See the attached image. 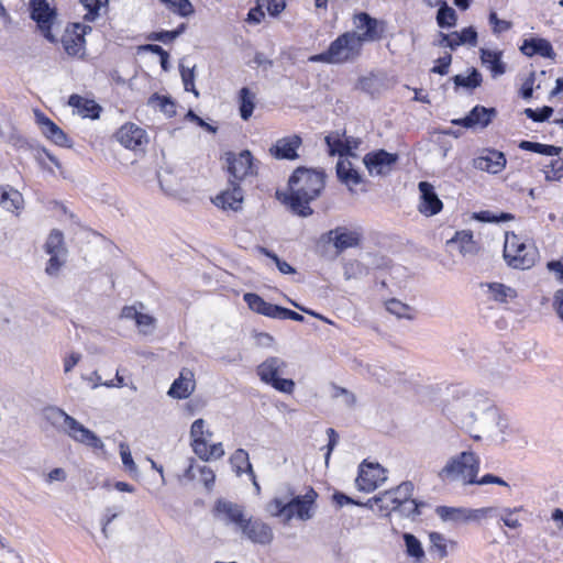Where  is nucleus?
<instances>
[{"label":"nucleus","instance_id":"nucleus-57","mask_svg":"<svg viewBox=\"0 0 563 563\" xmlns=\"http://www.w3.org/2000/svg\"><path fill=\"white\" fill-rule=\"evenodd\" d=\"M205 421L203 419H197L194 421V423L191 424V428H190V437L192 439V449L195 450V445L199 442V441H206L207 439L203 437L205 434Z\"/></svg>","mask_w":563,"mask_h":563},{"label":"nucleus","instance_id":"nucleus-5","mask_svg":"<svg viewBox=\"0 0 563 563\" xmlns=\"http://www.w3.org/2000/svg\"><path fill=\"white\" fill-rule=\"evenodd\" d=\"M316 496L313 490L303 496H291L290 498L277 496L267 504L266 510L273 517H283L286 522L295 517L306 521L313 516Z\"/></svg>","mask_w":563,"mask_h":563},{"label":"nucleus","instance_id":"nucleus-49","mask_svg":"<svg viewBox=\"0 0 563 563\" xmlns=\"http://www.w3.org/2000/svg\"><path fill=\"white\" fill-rule=\"evenodd\" d=\"M150 103L158 107L161 111H163L168 118H172L176 114V106L167 97L156 95L150 99Z\"/></svg>","mask_w":563,"mask_h":563},{"label":"nucleus","instance_id":"nucleus-22","mask_svg":"<svg viewBox=\"0 0 563 563\" xmlns=\"http://www.w3.org/2000/svg\"><path fill=\"white\" fill-rule=\"evenodd\" d=\"M115 137L124 147L132 150L146 142L144 130L133 123L122 125L115 133Z\"/></svg>","mask_w":563,"mask_h":563},{"label":"nucleus","instance_id":"nucleus-44","mask_svg":"<svg viewBox=\"0 0 563 563\" xmlns=\"http://www.w3.org/2000/svg\"><path fill=\"white\" fill-rule=\"evenodd\" d=\"M366 369L368 375L379 384L387 385L391 382V373L379 364H368Z\"/></svg>","mask_w":563,"mask_h":563},{"label":"nucleus","instance_id":"nucleus-29","mask_svg":"<svg viewBox=\"0 0 563 563\" xmlns=\"http://www.w3.org/2000/svg\"><path fill=\"white\" fill-rule=\"evenodd\" d=\"M68 104L77 109L78 113L85 118H99L101 108L93 100L85 99L78 95H71Z\"/></svg>","mask_w":563,"mask_h":563},{"label":"nucleus","instance_id":"nucleus-55","mask_svg":"<svg viewBox=\"0 0 563 563\" xmlns=\"http://www.w3.org/2000/svg\"><path fill=\"white\" fill-rule=\"evenodd\" d=\"M498 507H484L479 509H471V519L473 521H479L484 518H493L498 517L499 515Z\"/></svg>","mask_w":563,"mask_h":563},{"label":"nucleus","instance_id":"nucleus-46","mask_svg":"<svg viewBox=\"0 0 563 563\" xmlns=\"http://www.w3.org/2000/svg\"><path fill=\"white\" fill-rule=\"evenodd\" d=\"M256 250L265 255L266 257L273 260L278 268V271L282 274H294L296 271L295 268L288 264L287 262L280 260L274 252L269 251L268 249L264 246H256Z\"/></svg>","mask_w":563,"mask_h":563},{"label":"nucleus","instance_id":"nucleus-64","mask_svg":"<svg viewBox=\"0 0 563 563\" xmlns=\"http://www.w3.org/2000/svg\"><path fill=\"white\" fill-rule=\"evenodd\" d=\"M552 307L559 319L563 322V287L554 292Z\"/></svg>","mask_w":563,"mask_h":563},{"label":"nucleus","instance_id":"nucleus-52","mask_svg":"<svg viewBox=\"0 0 563 563\" xmlns=\"http://www.w3.org/2000/svg\"><path fill=\"white\" fill-rule=\"evenodd\" d=\"M87 13L85 14L86 20H95L99 14V11L106 7L108 0H80Z\"/></svg>","mask_w":563,"mask_h":563},{"label":"nucleus","instance_id":"nucleus-28","mask_svg":"<svg viewBox=\"0 0 563 563\" xmlns=\"http://www.w3.org/2000/svg\"><path fill=\"white\" fill-rule=\"evenodd\" d=\"M522 54L527 56H533L536 54L547 57L554 58L555 53L551 43L545 38H529L525 40L523 44L520 47Z\"/></svg>","mask_w":563,"mask_h":563},{"label":"nucleus","instance_id":"nucleus-41","mask_svg":"<svg viewBox=\"0 0 563 563\" xmlns=\"http://www.w3.org/2000/svg\"><path fill=\"white\" fill-rule=\"evenodd\" d=\"M386 309L398 318L412 319V308L398 299H390L386 302Z\"/></svg>","mask_w":563,"mask_h":563},{"label":"nucleus","instance_id":"nucleus-53","mask_svg":"<svg viewBox=\"0 0 563 563\" xmlns=\"http://www.w3.org/2000/svg\"><path fill=\"white\" fill-rule=\"evenodd\" d=\"M544 170L545 179L549 181L561 180L563 178V159H552Z\"/></svg>","mask_w":563,"mask_h":563},{"label":"nucleus","instance_id":"nucleus-56","mask_svg":"<svg viewBox=\"0 0 563 563\" xmlns=\"http://www.w3.org/2000/svg\"><path fill=\"white\" fill-rule=\"evenodd\" d=\"M119 449L124 467L131 473L136 472L137 467L132 459L129 445L124 442H121Z\"/></svg>","mask_w":563,"mask_h":563},{"label":"nucleus","instance_id":"nucleus-36","mask_svg":"<svg viewBox=\"0 0 563 563\" xmlns=\"http://www.w3.org/2000/svg\"><path fill=\"white\" fill-rule=\"evenodd\" d=\"M230 462L238 475L246 472L254 478V471L250 463L249 453L243 449H238L230 457Z\"/></svg>","mask_w":563,"mask_h":563},{"label":"nucleus","instance_id":"nucleus-58","mask_svg":"<svg viewBox=\"0 0 563 563\" xmlns=\"http://www.w3.org/2000/svg\"><path fill=\"white\" fill-rule=\"evenodd\" d=\"M135 323L139 327L141 333L145 335L151 334L154 329L155 318L141 312Z\"/></svg>","mask_w":563,"mask_h":563},{"label":"nucleus","instance_id":"nucleus-1","mask_svg":"<svg viewBox=\"0 0 563 563\" xmlns=\"http://www.w3.org/2000/svg\"><path fill=\"white\" fill-rule=\"evenodd\" d=\"M442 411L461 428H472L476 423L485 427L487 420H495L498 416L497 409L485 394L471 391L449 400Z\"/></svg>","mask_w":563,"mask_h":563},{"label":"nucleus","instance_id":"nucleus-9","mask_svg":"<svg viewBox=\"0 0 563 563\" xmlns=\"http://www.w3.org/2000/svg\"><path fill=\"white\" fill-rule=\"evenodd\" d=\"M397 161V154L389 153L385 150L369 152L363 158V163L371 176L388 175Z\"/></svg>","mask_w":563,"mask_h":563},{"label":"nucleus","instance_id":"nucleus-2","mask_svg":"<svg viewBox=\"0 0 563 563\" xmlns=\"http://www.w3.org/2000/svg\"><path fill=\"white\" fill-rule=\"evenodd\" d=\"M324 173L320 170L298 167L290 176L289 194H285L283 202L300 217H309L313 210L309 203L318 198L324 188Z\"/></svg>","mask_w":563,"mask_h":563},{"label":"nucleus","instance_id":"nucleus-16","mask_svg":"<svg viewBox=\"0 0 563 563\" xmlns=\"http://www.w3.org/2000/svg\"><path fill=\"white\" fill-rule=\"evenodd\" d=\"M497 111L495 108H486L483 106H476L473 110L462 119L452 120L455 125H462L467 129H474L479 126L481 129L486 128L492 120L496 117Z\"/></svg>","mask_w":563,"mask_h":563},{"label":"nucleus","instance_id":"nucleus-14","mask_svg":"<svg viewBox=\"0 0 563 563\" xmlns=\"http://www.w3.org/2000/svg\"><path fill=\"white\" fill-rule=\"evenodd\" d=\"M322 240L333 243L338 253H341L350 247H355L360 244L361 233L350 230L346 227H336L322 235Z\"/></svg>","mask_w":563,"mask_h":563},{"label":"nucleus","instance_id":"nucleus-21","mask_svg":"<svg viewBox=\"0 0 563 563\" xmlns=\"http://www.w3.org/2000/svg\"><path fill=\"white\" fill-rule=\"evenodd\" d=\"M36 122L41 128V131L45 137L51 140L54 144L64 147H70V141L66 133L55 124L49 118H47L41 111H35Z\"/></svg>","mask_w":563,"mask_h":563},{"label":"nucleus","instance_id":"nucleus-63","mask_svg":"<svg viewBox=\"0 0 563 563\" xmlns=\"http://www.w3.org/2000/svg\"><path fill=\"white\" fill-rule=\"evenodd\" d=\"M198 471L200 474V481L203 483L205 487L210 490L216 481L214 472L208 466H200Z\"/></svg>","mask_w":563,"mask_h":563},{"label":"nucleus","instance_id":"nucleus-40","mask_svg":"<svg viewBox=\"0 0 563 563\" xmlns=\"http://www.w3.org/2000/svg\"><path fill=\"white\" fill-rule=\"evenodd\" d=\"M452 80L456 88L463 87L466 89H475L481 86L483 78L482 74L477 69L473 68L468 76L455 75Z\"/></svg>","mask_w":563,"mask_h":563},{"label":"nucleus","instance_id":"nucleus-34","mask_svg":"<svg viewBox=\"0 0 563 563\" xmlns=\"http://www.w3.org/2000/svg\"><path fill=\"white\" fill-rule=\"evenodd\" d=\"M437 515L445 521H472L471 509L455 508L448 506H439L435 510Z\"/></svg>","mask_w":563,"mask_h":563},{"label":"nucleus","instance_id":"nucleus-27","mask_svg":"<svg viewBox=\"0 0 563 563\" xmlns=\"http://www.w3.org/2000/svg\"><path fill=\"white\" fill-rule=\"evenodd\" d=\"M372 509H375L379 512L380 516H389L391 512H397V508L399 507V501H396L393 494L389 490H385L373 498L368 499L365 504Z\"/></svg>","mask_w":563,"mask_h":563},{"label":"nucleus","instance_id":"nucleus-35","mask_svg":"<svg viewBox=\"0 0 563 563\" xmlns=\"http://www.w3.org/2000/svg\"><path fill=\"white\" fill-rule=\"evenodd\" d=\"M324 141L331 156L339 155V158L346 157L345 133L332 132L325 136Z\"/></svg>","mask_w":563,"mask_h":563},{"label":"nucleus","instance_id":"nucleus-38","mask_svg":"<svg viewBox=\"0 0 563 563\" xmlns=\"http://www.w3.org/2000/svg\"><path fill=\"white\" fill-rule=\"evenodd\" d=\"M47 254H67L64 243V234L59 230H52L44 244Z\"/></svg>","mask_w":563,"mask_h":563},{"label":"nucleus","instance_id":"nucleus-45","mask_svg":"<svg viewBox=\"0 0 563 563\" xmlns=\"http://www.w3.org/2000/svg\"><path fill=\"white\" fill-rule=\"evenodd\" d=\"M437 22L441 27L453 26L456 22L455 11L452 8L448 7L446 4L442 5L438 10Z\"/></svg>","mask_w":563,"mask_h":563},{"label":"nucleus","instance_id":"nucleus-7","mask_svg":"<svg viewBox=\"0 0 563 563\" xmlns=\"http://www.w3.org/2000/svg\"><path fill=\"white\" fill-rule=\"evenodd\" d=\"M287 363L277 356H271L262 362L256 369V373L262 382L271 385L276 390L292 394L295 389V382L288 378H280L279 375L285 373Z\"/></svg>","mask_w":563,"mask_h":563},{"label":"nucleus","instance_id":"nucleus-23","mask_svg":"<svg viewBox=\"0 0 563 563\" xmlns=\"http://www.w3.org/2000/svg\"><path fill=\"white\" fill-rule=\"evenodd\" d=\"M195 386L194 373L188 368H184L179 377L172 384L167 394L172 398L185 399L194 393Z\"/></svg>","mask_w":563,"mask_h":563},{"label":"nucleus","instance_id":"nucleus-37","mask_svg":"<svg viewBox=\"0 0 563 563\" xmlns=\"http://www.w3.org/2000/svg\"><path fill=\"white\" fill-rule=\"evenodd\" d=\"M194 452L205 461H208L210 459H220L224 455V450L222 448L221 443H216L210 446L207 445L206 441H199L195 445Z\"/></svg>","mask_w":563,"mask_h":563},{"label":"nucleus","instance_id":"nucleus-11","mask_svg":"<svg viewBox=\"0 0 563 563\" xmlns=\"http://www.w3.org/2000/svg\"><path fill=\"white\" fill-rule=\"evenodd\" d=\"M57 413L64 418L67 433L74 440L95 449L103 448L102 441L92 431L79 423L75 418L70 417L60 409L57 410Z\"/></svg>","mask_w":563,"mask_h":563},{"label":"nucleus","instance_id":"nucleus-20","mask_svg":"<svg viewBox=\"0 0 563 563\" xmlns=\"http://www.w3.org/2000/svg\"><path fill=\"white\" fill-rule=\"evenodd\" d=\"M217 511L222 516L224 523L232 525L234 527V531L239 533L251 518L244 514V510L240 505L230 501H219L217 505Z\"/></svg>","mask_w":563,"mask_h":563},{"label":"nucleus","instance_id":"nucleus-3","mask_svg":"<svg viewBox=\"0 0 563 563\" xmlns=\"http://www.w3.org/2000/svg\"><path fill=\"white\" fill-rule=\"evenodd\" d=\"M363 45L355 31L344 32L332 41L322 53L309 57V62L331 65L354 63L362 55Z\"/></svg>","mask_w":563,"mask_h":563},{"label":"nucleus","instance_id":"nucleus-17","mask_svg":"<svg viewBox=\"0 0 563 563\" xmlns=\"http://www.w3.org/2000/svg\"><path fill=\"white\" fill-rule=\"evenodd\" d=\"M418 188L420 191L419 211L428 217L439 213L443 208V203L435 192L433 185L428 181H420Z\"/></svg>","mask_w":563,"mask_h":563},{"label":"nucleus","instance_id":"nucleus-60","mask_svg":"<svg viewBox=\"0 0 563 563\" xmlns=\"http://www.w3.org/2000/svg\"><path fill=\"white\" fill-rule=\"evenodd\" d=\"M260 7L266 8L273 16L278 15L285 9V0H257Z\"/></svg>","mask_w":563,"mask_h":563},{"label":"nucleus","instance_id":"nucleus-18","mask_svg":"<svg viewBox=\"0 0 563 563\" xmlns=\"http://www.w3.org/2000/svg\"><path fill=\"white\" fill-rule=\"evenodd\" d=\"M90 27L81 24H74L71 30H66L62 37V44L69 56H81L85 51V34Z\"/></svg>","mask_w":563,"mask_h":563},{"label":"nucleus","instance_id":"nucleus-30","mask_svg":"<svg viewBox=\"0 0 563 563\" xmlns=\"http://www.w3.org/2000/svg\"><path fill=\"white\" fill-rule=\"evenodd\" d=\"M481 59L483 65L490 70L494 78L505 74L506 65L501 62V52L482 48Z\"/></svg>","mask_w":563,"mask_h":563},{"label":"nucleus","instance_id":"nucleus-61","mask_svg":"<svg viewBox=\"0 0 563 563\" xmlns=\"http://www.w3.org/2000/svg\"><path fill=\"white\" fill-rule=\"evenodd\" d=\"M34 157L43 168H47L45 157L48 158L58 169L62 168L60 162L45 148H37Z\"/></svg>","mask_w":563,"mask_h":563},{"label":"nucleus","instance_id":"nucleus-47","mask_svg":"<svg viewBox=\"0 0 563 563\" xmlns=\"http://www.w3.org/2000/svg\"><path fill=\"white\" fill-rule=\"evenodd\" d=\"M405 545L407 554L420 559L423 556L424 552L421 547L420 541L411 533H405L404 534Z\"/></svg>","mask_w":563,"mask_h":563},{"label":"nucleus","instance_id":"nucleus-51","mask_svg":"<svg viewBox=\"0 0 563 563\" xmlns=\"http://www.w3.org/2000/svg\"><path fill=\"white\" fill-rule=\"evenodd\" d=\"M49 260L47 262L45 272L49 276H57L60 268L66 262V255L67 254H48Z\"/></svg>","mask_w":563,"mask_h":563},{"label":"nucleus","instance_id":"nucleus-39","mask_svg":"<svg viewBox=\"0 0 563 563\" xmlns=\"http://www.w3.org/2000/svg\"><path fill=\"white\" fill-rule=\"evenodd\" d=\"M240 114L243 120H249L255 108V95L246 87H243L239 93Z\"/></svg>","mask_w":563,"mask_h":563},{"label":"nucleus","instance_id":"nucleus-10","mask_svg":"<svg viewBox=\"0 0 563 563\" xmlns=\"http://www.w3.org/2000/svg\"><path fill=\"white\" fill-rule=\"evenodd\" d=\"M387 479L386 470L379 464L362 463L360 466L356 486L362 492H373Z\"/></svg>","mask_w":563,"mask_h":563},{"label":"nucleus","instance_id":"nucleus-4","mask_svg":"<svg viewBox=\"0 0 563 563\" xmlns=\"http://www.w3.org/2000/svg\"><path fill=\"white\" fill-rule=\"evenodd\" d=\"M479 456L465 450L451 456L438 472V477L444 483L457 482L462 485H474L479 473Z\"/></svg>","mask_w":563,"mask_h":563},{"label":"nucleus","instance_id":"nucleus-42","mask_svg":"<svg viewBox=\"0 0 563 563\" xmlns=\"http://www.w3.org/2000/svg\"><path fill=\"white\" fill-rule=\"evenodd\" d=\"M243 299L252 311L266 316L269 302L265 301L262 297L253 292L245 294Z\"/></svg>","mask_w":563,"mask_h":563},{"label":"nucleus","instance_id":"nucleus-26","mask_svg":"<svg viewBox=\"0 0 563 563\" xmlns=\"http://www.w3.org/2000/svg\"><path fill=\"white\" fill-rule=\"evenodd\" d=\"M336 176L338 179L344 184L349 190H353V187L363 181L362 175L354 167L350 158H339L336 163Z\"/></svg>","mask_w":563,"mask_h":563},{"label":"nucleus","instance_id":"nucleus-13","mask_svg":"<svg viewBox=\"0 0 563 563\" xmlns=\"http://www.w3.org/2000/svg\"><path fill=\"white\" fill-rule=\"evenodd\" d=\"M241 537L256 544L267 545L274 539L272 527L258 518H250L244 525Z\"/></svg>","mask_w":563,"mask_h":563},{"label":"nucleus","instance_id":"nucleus-59","mask_svg":"<svg viewBox=\"0 0 563 563\" xmlns=\"http://www.w3.org/2000/svg\"><path fill=\"white\" fill-rule=\"evenodd\" d=\"M553 113V109L551 107L544 106L540 111H536L533 109L527 108L525 110V114L536 121L543 122L547 121Z\"/></svg>","mask_w":563,"mask_h":563},{"label":"nucleus","instance_id":"nucleus-15","mask_svg":"<svg viewBox=\"0 0 563 563\" xmlns=\"http://www.w3.org/2000/svg\"><path fill=\"white\" fill-rule=\"evenodd\" d=\"M228 170L236 180H242L255 173L253 156L250 151L244 150L239 154H227Z\"/></svg>","mask_w":563,"mask_h":563},{"label":"nucleus","instance_id":"nucleus-19","mask_svg":"<svg viewBox=\"0 0 563 563\" xmlns=\"http://www.w3.org/2000/svg\"><path fill=\"white\" fill-rule=\"evenodd\" d=\"M302 140L299 135L292 134L278 139L269 148V153L277 159L294 161L299 157L297 150L301 146Z\"/></svg>","mask_w":563,"mask_h":563},{"label":"nucleus","instance_id":"nucleus-33","mask_svg":"<svg viewBox=\"0 0 563 563\" xmlns=\"http://www.w3.org/2000/svg\"><path fill=\"white\" fill-rule=\"evenodd\" d=\"M485 286L488 288L490 298L497 302L507 303L518 296L516 289L501 283H489Z\"/></svg>","mask_w":563,"mask_h":563},{"label":"nucleus","instance_id":"nucleus-43","mask_svg":"<svg viewBox=\"0 0 563 563\" xmlns=\"http://www.w3.org/2000/svg\"><path fill=\"white\" fill-rule=\"evenodd\" d=\"M424 506L423 503H418L416 499H408L399 504L397 508V514L405 518L415 519L420 515V507Z\"/></svg>","mask_w":563,"mask_h":563},{"label":"nucleus","instance_id":"nucleus-25","mask_svg":"<svg viewBox=\"0 0 563 563\" xmlns=\"http://www.w3.org/2000/svg\"><path fill=\"white\" fill-rule=\"evenodd\" d=\"M506 162V157L501 152L489 151L487 155L476 157L473 161V166L479 170L498 174L505 168Z\"/></svg>","mask_w":563,"mask_h":563},{"label":"nucleus","instance_id":"nucleus-24","mask_svg":"<svg viewBox=\"0 0 563 563\" xmlns=\"http://www.w3.org/2000/svg\"><path fill=\"white\" fill-rule=\"evenodd\" d=\"M230 185L232 186V189L224 190L217 195L212 202L223 210L236 211L241 209L243 194L242 189L236 183L230 181Z\"/></svg>","mask_w":563,"mask_h":563},{"label":"nucleus","instance_id":"nucleus-12","mask_svg":"<svg viewBox=\"0 0 563 563\" xmlns=\"http://www.w3.org/2000/svg\"><path fill=\"white\" fill-rule=\"evenodd\" d=\"M354 25L362 45L366 42H375L382 38L384 32L383 23L365 12L354 15Z\"/></svg>","mask_w":563,"mask_h":563},{"label":"nucleus","instance_id":"nucleus-50","mask_svg":"<svg viewBox=\"0 0 563 563\" xmlns=\"http://www.w3.org/2000/svg\"><path fill=\"white\" fill-rule=\"evenodd\" d=\"M396 501L402 503L411 498L413 493V484L411 482H402L395 489L389 490Z\"/></svg>","mask_w":563,"mask_h":563},{"label":"nucleus","instance_id":"nucleus-54","mask_svg":"<svg viewBox=\"0 0 563 563\" xmlns=\"http://www.w3.org/2000/svg\"><path fill=\"white\" fill-rule=\"evenodd\" d=\"M518 511L517 508H503L499 509L498 517L504 522V525L511 529H517L520 527V522L517 518H514V514Z\"/></svg>","mask_w":563,"mask_h":563},{"label":"nucleus","instance_id":"nucleus-32","mask_svg":"<svg viewBox=\"0 0 563 563\" xmlns=\"http://www.w3.org/2000/svg\"><path fill=\"white\" fill-rule=\"evenodd\" d=\"M0 205L8 211L21 210L24 205L23 196L12 188L0 187Z\"/></svg>","mask_w":563,"mask_h":563},{"label":"nucleus","instance_id":"nucleus-6","mask_svg":"<svg viewBox=\"0 0 563 563\" xmlns=\"http://www.w3.org/2000/svg\"><path fill=\"white\" fill-rule=\"evenodd\" d=\"M538 250L532 243H526L515 233H506L504 258L515 269H529L538 260Z\"/></svg>","mask_w":563,"mask_h":563},{"label":"nucleus","instance_id":"nucleus-8","mask_svg":"<svg viewBox=\"0 0 563 563\" xmlns=\"http://www.w3.org/2000/svg\"><path fill=\"white\" fill-rule=\"evenodd\" d=\"M31 18L37 23L38 29L49 42H56L51 29L56 19V12L46 0H31Z\"/></svg>","mask_w":563,"mask_h":563},{"label":"nucleus","instance_id":"nucleus-48","mask_svg":"<svg viewBox=\"0 0 563 563\" xmlns=\"http://www.w3.org/2000/svg\"><path fill=\"white\" fill-rule=\"evenodd\" d=\"M331 397L333 399L341 398L342 402L350 408L356 402V396L352 391L334 384L331 385Z\"/></svg>","mask_w":563,"mask_h":563},{"label":"nucleus","instance_id":"nucleus-31","mask_svg":"<svg viewBox=\"0 0 563 563\" xmlns=\"http://www.w3.org/2000/svg\"><path fill=\"white\" fill-rule=\"evenodd\" d=\"M448 243L456 245L463 256L474 255L478 252V245L474 241V236L471 231L456 232L454 238H452Z\"/></svg>","mask_w":563,"mask_h":563},{"label":"nucleus","instance_id":"nucleus-62","mask_svg":"<svg viewBox=\"0 0 563 563\" xmlns=\"http://www.w3.org/2000/svg\"><path fill=\"white\" fill-rule=\"evenodd\" d=\"M180 74H181V79L184 82L185 90L192 91L195 93V96L198 97L199 93L195 89V82H194V79H195L194 69L185 68L184 66H181Z\"/></svg>","mask_w":563,"mask_h":563}]
</instances>
